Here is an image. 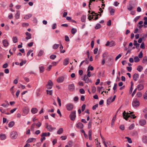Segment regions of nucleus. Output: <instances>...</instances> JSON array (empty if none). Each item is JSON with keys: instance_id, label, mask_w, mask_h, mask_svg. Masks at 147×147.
<instances>
[{"instance_id": "1", "label": "nucleus", "mask_w": 147, "mask_h": 147, "mask_svg": "<svg viewBox=\"0 0 147 147\" xmlns=\"http://www.w3.org/2000/svg\"><path fill=\"white\" fill-rule=\"evenodd\" d=\"M129 112L130 113H126L125 111L123 113V118L126 120H127L128 118L130 117V115H131L134 113L133 112H130V111H129Z\"/></svg>"}, {"instance_id": "2", "label": "nucleus", "mask_w": 147, "mask_h": 147, "mask_svg": "<svg viewBox=\"0 0 147 147\" xmlns=\"http://www.w3.org/2000/svg\"><path fill=\"white\" fill-rule=\"evenodd\" d=\"M18 135L17 132L15 131H13L10 133L11 138L12 139H16L18 137Z\"/></svg>"}, {"instance_id": "3", "label": "nucleus", "mask_w": 147, "mask_h": 147, "mask_svg": "<svg viewBox=\"0 0 147 147\" xmlns=\"http://www.w3.org/2000/svg\"><path fill=\"white\" fill-rule=\"evenodd\" d=\"M69 117L71 120L74 121L76 117V111H73L71 112L69 115Z\"/></svg>"}, {"instance_id": "4", "label": "nucleus", "mask_w": 147, "mask_h": 147, "mask_svg": "<svg viewBox=\"0 0 147 147\" xmlns=\"http://www.w3.org/2000/svg\"><path fill=\"white\" fill-rule=\"evenodd\" d=\"M132 105L133 107L134 108H137L140 105V103L139 101L137 100V99L134 100L132 102Z\"/></svg>"}, {"instance_id": "5", "label": "nucleus", "mask_w": 147, "mask_h": 147, "mask_svg": "<svg viewBox=\"0 0 147 147\" xmlns=\"http://www.w3.org/2000/svg\"><path fill=\"white\" fill-rule=\"evenodd\" d=\"M66 108L67 110L71 111L73 109L74 105L71 103H68L66 105Z\"/></svg>"}, {"instance_id": "6", "label": "nucleus", "mask_w": 147, "mask_h": 147, "mask_svg": "<svg viewBox=\"0 0 147 147\" xmlns=\"http://www.w3.org/2000/svg\"><path fill=\"white\" fill-rule=\"evenodd\" d=\"M46 128L50 131H52L53 130L56 129V128L52 127L50 125H48L47 123Z\"/></svg>"}, {"instance_id": "7", "label": "nucleus", "mask_w": 147, "mask_h": 147, "mask_svg": "<svg viewBox=\"0 0 147 147\" xmlns=\"http://www.w3.org/2000/svg\"><path fill=\"white\" fill-rule=\"evenodd\" d=\"M68 88L70 91H72L74 90L75 86L74 84H71L69 85Z\"/></svg>"}, {"instance_id": "8", "label": "nucleus", "mask_w": 147, "mask_h": 147, "mask_svg": "<svg viewBox=\"0 0 147 147\" xmlns=\"http://www.w3.org/2000/svg\"><path fill=\"white\" fill-rule=\"evenodd\" d=\"M64 80V77L63 76H61L58 78L57 80V82L58 83L63 82Z\"/></svg>"}, {"instance_id": "9", "label": "nucleus", "mask_w": 147, "mask_h": 147, "mask_svg": "<svg viewBox=\"0 0 147 147\" xmlns=\"http://www.w3.org/2000/svg\"><path fill=\"white\" fill-rule=\"evenodd\" d=\"M29 111V109L27 107H25L23 109V113L25 114V115H26L28 114Z\"/></svg>"}, {"instance_id": "10", "label": "nucleus", "mask_w": 147, "mask_h": 147, "mask_svg": "<svg viewBox=\"0 0 147 147\" xmlns=\"http://www.w3.org/2000/svg\"><path fill=\"white\" fill-rule=\"evenodd\" d=\"M83 127V125L80 122L78 123L76 125V127L78 128L82 129Z\"/></svg>"}, {"instance_id": "11", "label": "nucleus", "mask_w": 147, "mask_h": 147, "mask_svg": "<svg viewBox=\"0 0 147 147\" xmlns=\"http://www.w3.org/2000/svg\"><path fill=\"white\" fill-rule=\"evenodd\" d=\"M144 88V86L141 84H139L137 86V88L138 90L139 91L141 90H142Z\"/></svg>"}, {"instance_id": "12", "label": "nucleus", "mask_w": 147, "mask_h": 147, "mask_svg": "<svg viewBox=\"0 0 147 147\" xmlns=\"http://www.w3.org/2000/svg\"><path fill=\"white\" fill-rule=\"evenodd\" d=\"M139 77V75L137 73L134 74L133 76V78L134 80L135 81H137L138 80L137 78Z\"/></svg>"}, {"instance_id": "13", "label": "nucleus", "mask_w": 147, "mask_h": 147, "mask_svg": "<svg viewBox=\"0 0 147 147\" xmlns=\"http://www.w3.org/2000/svg\"><path fill=\"white\" fill-rule=\"evenodd\" d=\"M110 13L111 15L113 16L114 15V13L115 12V9H112L111 7H109V8Z\"/></svg>"}, {"instance_id": "14", "label": "nucleus", "mask_w": 147, "mask_h": 147, "mask_svg": "<svg viewBox=\"0 0 147 147\" xmlns=\"http://www.w3.org/2000/svg\"><path fill=\"white\" fill-rule=\"evenodd\" d=\"M25 34L27 36L26 38V39L28 40L31 38V35L30 33L28 32H26Z\"/></svg>"}, {"instance_id": "15", "label": "nucleus", "mask_w": 147, "mask_h": 147, "mask_svg": "<svg viewBox=\"0 0 147 147\" xmlns=\"http://www.w3.org/2000/svg\"><path fill=\"white\" fill-rule=\"evenodd\" d=\"M139 123L141 125H144L146 123V121L144 119L141 120L139 121Z\"/></svg>"}, {"instance_id": "16", "label": "nucleus", "mask_w": 147, "mask_h": 147, "mask_svg": "<svg viewBox=\"0 0 147 147\" xmlns=\"http://www.w3.org/2000/svg\"><path fill=\"white\" fill-rule=\"evenodd\" d=\"M69 58H67L64 59L63 64L65 65H67L69 63Z\"/></svg>"}, {"instance_id": "17", "label": "nucleus", "mask_w": 147, "mask_h": 147, "mask_svg": "<svg viewBox=\"0 0 147 147\" xmlns=\"http://www.w3.org/2000/svg\"><path fill=\"white\" fill-rule=\"evenodd\" d=\"M32 16V14L29 13L28 14L25 15L24 17V18L26 20L28 19L31 17Z\"/></svg>"}, {"instance_id": "18", "label": "nucleus", "mask_w": 147, "mask_h": 147, "mask_svg": "<svg viewBox=\"0 0 147 147\" xmlns=\"http://www.w3.org/2000/svg\"><path fill=\"white\" fill-rule=\"evenodd\" d=\"M88 77L86 75L84 76V80L85 81V82L87 83H88L89 82V79Z\"/></svg>"}, {"instance_id": "19", "label": "nucleus", "mask_w": 147, "mask_h": 147, "mask_svg": "<svg viewBox=\"0 0 147 147\" xmlns=\"http://www.w3.org/2000/svg\"><path fill=\"white\" fill-rule=\"evenodd\" d=\"M84 62H85L87 64H88V63L89 61H88L87 58H86L84 60L81 62V63L80 64V67H81V66L82 65L83 63Z\"/></svg>"}, {"instance_id": "20", "label": "nucleus", "mask_w": 147, "mask_h": 147, "mask_svg": "<svg viewBox=\"0 0 147 147\" xmlns=\"http://www.w3.org/2000/svg\"><path fill=\"white\" fill-rule=\"evenodd\" d=\"M3 45L5 47L7 46H8V44H9L8 42L6 40H3Z\"/></svg>"}, {"instance_id": "21", "label": "nucleus", "mask_w": 147, "mask_h": 147, "mask_svg": "<svg viewBox=\"0 0 147 147\" xmlns=\"http://www.w3.org/2000/svg\"><path fill=\"white\" fill-rule=\"evenodd\" d=\"M143 69V68L142 66L139 65L138 66L137 70L141 72L142 71Z\"/></svg>"}, {"instance_id": "22", "label": "nucleus", "mask_w": 147, "mask_h": 147, "mask_svg": "<svg viewBox=\"0 0 147 147\" xmlns=\"http://www.w3.org/2000/svg\"><path fill=\"white\" fill-rule=\"evenodd\" d=\"M15 124V122L13 121H10L8 124L9 127H13Z\"/></svg>"}, {"instance_id": "23", "label": "nucleus", "mask_w": 147, "mask_h": 147, "mask_svg": "<svg viewBox=\"0 0 147 147\" xmlns=\"http://www.w3.org/2000/svg\"><path fill=\"white\" fill-rule=\"evenodd\" d=\"M127 9L129 11H131L132 10L133 8V6L131 4H129L128 5L127 7Z\"/></svg>"}, {"instance_id": "24", "label": "nucleus", "mask_w": 147, "mask_h": 147, "mask_svg": "<svg viewBox=\"0 0 147 147\" xmlns=\"http://www.w3.org/2000/svg\"><path fill=\"white\" fill-rule=\"evenodd\" d=\"M31 112L33 114L36 113L38 111L37 109L35 108H32L31 110Z\"/></svg>"}, {"instance_id": "25", "label": "nucleus", "mask_w": 147, "mask_h": 147, "mask_svg": "<svg viewBox=\"0 0 147 147\" xmlns=\"http://www.w3.org/2000/svg\"><path fill=\"white\" fill-rule=\"evenodd\" d=\"M0 138L2 140H4L6 139V136L5 134H1L0 135Z\"/></svg>"}, {"instance_id": "26", "label": "nucleus", "mask_w": 147, "mask_h": 147, "mask_svg": "<svg viewBox=\"0 0 147 147\" xmlns=\"http://www.w3.org/2000/svg\"><path fill=\"white\" fill-rule=\"evenodd\" d=\"M6 102V103H4L2 104L1 106L5 108L8 107L9 105V104L8 102Z\"/></svg>"}, {"instance_id": "27", "label": "nucleus", "mask_w": 147, "mask_h": 147, "mask_svg": "<svg viewBox=\"0 0 147 147\" xmlns=\"http://www.w3.org/2000/svg\"><path fill=\"white\" fill-rule=\"evenodd\" d=\"M142 141L144 143H147V137L144 136L143 137Z\"/></svg>"}, {"instance_id": "28", "label": "nucleus", "mask_w": 147, "mask_h": 147, "mask_svg": "<svg viewBox=\"0 0 147 147\" xmlns=\"http://www.w3.org/2000/svg\"><path fill=\"white\" fill-rule=\"evenodd\" d=\"M86 18V16H84L83 15L81 17V21H82V22H85V20Z\"/></svg>"}, {"instance_id": "29", "label": "nucleus", "mask_w": 147, "mask_h": 147, "mask_svg": "<svg viewBox=\"0 0 147 147\" xmlns=\"http://www.w3.org/2000/svg\"><path fill=\"white\" fill-rule=\"evenodd\" d=\"M63 129L62 128H60L57 131V134H60L63 133Z\"/></svg>"}, {"instance_id": "30", "label": "nucleus", "mask_w": 147, "mask_h": 147, "mask_svg": "<svg viewBox=\"0 0 147 147\" xmlns=\"http://www.w3.org/2000/svg\"><path fill=\"white\" fill-rule=\"evenodd\" d=\"M35 140V138H30L28 139V140L27 141V142L28 143L31 142Z\"/></svg>"}, {"instance_id": "31", "label": "nucleus", "mask_w": 147, "mask_h": 147, "mask_svg": "<svg viewBox=\"0 0 147 147\" xmlns=\"http://www.w3.org/2000/svg\"><path fill=\"white\" fill-rule=\"evenodd\" d=\"M71 32L73 34H74L77 32V30L75 28H73L71 30Z\"/></svg>"}, {"instance_id": "32", "label": "nucleus", "mask_w": 147, "mask_h": 147, "mask_svg": "<svg viewBox=\"0 0 147 147\" xmlns=\"http://www.w3.org/2000/svg\"><path fill=\"white\" fill-rule=\"evenodd\" d=\"M101 27V25L99 24H97L96 26H95V28L96 29H99Z\"/></svg>"}, {"instance_id": "33", "label": "nucleus", "mask_w": 147, "mask_h": 147, "mask_svg": "<svg viewBox=\"0 0 147 147\" xmlns=\"http://www.w3.org/2000/svg\"><path fill=\"white\" fill-rule=\"evenodd\" d=\"M115 118H116L115 117H113V118L112 119V121L111 122V126L112 127H113V126L114 125V123L115 120Z\"/></svg>"}, {"instance_id": "34", "label": "nucleus", "mask_w": 147, "mask_h": 147, "mask_svg": "<svg viewBox=\"0 0 147 147\" xmlns=\"http://www.w3.org/2000/svg\"><path fill=\"white\" fill-rule=\"evenodd\" d=\"M18 12L19 11H17V12L15 15V18L16 19H19L20 15V14L19 13H18Z\"/></svg>"}, {"instance_id": "35", "label": "nucleus", "mask_w": 147, "mask_h": 147, "mask_svg": "<svg viewBox=\"0 0 147 147\" xmlns=\"http://www.w3.org/2000/svg\"><path fill=\"white\" fill-rule=\"evenodd\" d=\"M125 138L127 139V140L128 143H132V141L131 140V139L129 138L126 137H125Z\"/></svg>"}, {"instance_id": "36", "label": "nucleus", "mask_w": 147, "mask_h": 147, "mask_svg": "<svg viewBox=\"0 0 147 147\" xmlns=\"http://www.w3.org/2000/svg\"><path fill=\"white\" fill-rule=\"evenodd\" d=\"M12 39L14 43H16L17 42L18 39L16 37H13Z\"/></svg>"}, {"instance_id": "37", "label": "nucleus", "mask_w": 147, "mask_h": 147, "mask_svg": "<svg viewBox=\"0 0 147 147\" xmlns=\"http://www.w3.org/2000/svg\"><path fill=\"white\" fill-rule=\"evenodd\" d=\"M53 85V83L50 80H49L48 82V84L47 85H51L52 86Z\"/></svg>"}, {"instance_id": "38", "label": "nucleus", "mask_w": 147, "mask_h": 147, "mask_svg": "<svg viewBox=\"0 0 147 147\" xmlns=\"http://www.w3.org/2000/svg\"><path fill=\"white\" fill-rule=\"evenodd\" d=\"M59 46V44H55L53 46V48L54 49H56L58 48Z\"/></svg>"}, {"instance_id": "39", "label": "nucleus", "mask_w": 147, "mask_h": 147, "mask_svg": "<svg viewBox=\"0 0 147 147\" xmlns=\"http://www.w3.org/2000/svg\"><path fill=\"white\" fill-rule=\"evenodd\" d=\"M111 98L112 97H111L107 100V102L108 104H110L111 102H112V100L111 101Z\"/></svg>"}, {"instance_id": "40", "label": "nucleus", "mask_w": 147, "mask_h": 147, "mask_svg": "<svg viewBox=\"0 0 147 147\" xmlns=\"http://www.w3.org/2000/svg\"><path fill=\"white\" fill-rule=\"evenodd\" d=\"M134 60L135 62H138L140 61V59L137 56H136L134 57Z\"/></svg>"}, {"instance_id": "41", "label": "nucleus", "mask_w": 147, "mask_h": 147, "mask_svg": "<svg viewBox=\"0 0 147 147\" xmlns=\"http://www.w3.org/2000/svg\"><path fill=\"white\" fill-rule=\"evenodd\" d=\"M47 94H49L50 95H52L53 94V92L52 90H47Z\"/></svg>"}, {"instance_id": "42", "label": "nucleus", "mask_w": 147, "mask_h": 147, "mask_svg": "<svg viewBox=\"0 0 147 147\" xmlns=\"http://www.w3.org/2000/svg\"><path fill=\"white\" fill-rule=\"evenodd\" d=\"M43 53H44L43 51L42 50H41L39 52V53L38 54V56H41L43 54Z\"/></svg>"}, {"instance_id": "43", "label": "nucleus", "mask_w": 147, "mask_h": 147, "mask_svg": "<svg viewBox=\"0 0 147 147\" xmlns=\"http://www.w3.org/2000/svg\"><path fill=\"white\" fill-rule=\"evenodd\" d=\"M56 57V55H52L50 56V58L51 59L54 60Z\"/></svg>"}, {"instance_id": "44", "label": "nucleus", "mask_w": 147, "mask_h": 147, "mask_svg": "<svg viewBox=\"0 0 147 147\" xmlns=\"http://www.w3.org/2000/svg\"><path fill=\"white\" fill-rule=\"evenodd\" d=\"M39 69L40 73H42L44 71V68L43 66H40Z\"/></svg>"}, {"instance_id": "45", "label": "nucleus", "mask_w": 147, "mask_h": 147, "mask_svg": "<svg viewBox=\"0 0 147 147\" xmlns=\"http://www.w3.org/2000/svg\"><path fill=\"white\" fill-rule=\"evenodd\" d=\"M108 53L107 52L104 53L102 55V59H105V57L107 56Z\"/></svg>"}, {"instance_id": "46", "label": "nucleus", "mask_w": 147, "mask_h": 147, "mask_svg": "<svg viewBox=\"0 0 147 147\" xmlns=\"http://www.w3.org/2000/svg\"><path fill=\"white\" fill-rule=\"evenodd\" d=\"M147 61V57H144L143 58L142 60L143 63H145Z\"/></svg>"}, {"instance_id": "47", "label": "nucleus", "mask_w": 147, "mask_h": 147, "mask_svg": "<svg viewBox=\"0 0 147 147\" xmlns=\"http://www.w3.org/2000/svg\"><path fill=\"white\" fill-rule=\"evenodd\" d=\"M134 124H131L129 127V129L130 130H131L134 128Z\"/></svg>"}, {"instance_id": "48", "label": "nucleus", "mask_w": 147, "mask_h": 147, "mask_svg": "<svg viewBox=\"0 0 147 147\" xmlns=\"http://www.w3.org/2000/svg\"><path fill=\"white\" fill-rule=\"evenodd\" d=\"M117 84L116 83H115L114 84V86L113 88V89L114 90V93H115V92H116L115 90H116L117 88Z\"/></svg>"}, {"instance_id": "49", "label": "nucleus", "mask_w": 147, "mask_h": 147, "mask_svg": "<svg viewBox=\"0 0 147 147\" xmlns=\"http://www.w3.org/2000/svg\"><path fill=\"white\" fill-rule=\"evenodd\" d=\"M115 45V42L113 41H112L111 42V43L110 45V47H111Z\"/></svg>"}, {"instance_id": "50", "label": "nucleus", "mask_w": 147, "mask_h": 147, "mask_svg": "<svg viewBox=\"0 0 147 147\" xmlns=\"http://www.w3.org/2000/svg\"><path fill=\"white\" fill-rule=\"evenodd\" d=\"M93 67L92 66H90V65H89L88 68L87 69V71H89L90 70L91 71L93 70Z\"/></svg>"}, {"instance_id": "51", "label": "nucleus", "mask_w": 147, "mask_h": 147, "mask_svg": "<svg viewBox=\"0 0 147 147\" xmlns=\"http://www.w3.org/2000/svg\"><path fill=\"white\" fill-rule=\"evenodd\" d=\"M91 123L92 121L91 120H90L89 121V122L88 125V128L90 129L91 127Z\"/></svg>"}, {"instance_id": "52", "label": "nucleus", "mask_w": 147, "mask_h": 147, "mask_svg": "<svg viewBox=\"0 0 147 147\" xmlns=\"http://www.w3.org/2000/svg\"><path fill=\"white\" fill-rule=\"evenodd\" d=\"M26 61H24L23 60H22V62L20 63V66H22L23 64L26 63Z\"/></svg>"}, {"instance_id": "53", "label": "nucleus", "mask_w": 147, "mask_h": 147, "mask_svg": "<svg viewBox=\"0 0 147 147\" xmlns=\"http://www.w3.org/2000/svg\"><path fill=\"white\" fill-rule=\"evenodd\" d=\"M65 41L67 42H69V41L70 40L68 36H65Z\"/></svg>"}, {"instance_id": "54", "label": "nucleus", "mask_w": 147, "mask_h": 147, "mask_svg": "<svg viewBox=\"0 0 147 147\" xmlns=\"http://www.w3.org/2000/svg\"><path fill=\"white\" fill-rule=\"evenodd\" d=\"M57 100L58 102L59 105L60 106H61V101L59 97H57Z\"/></svg>"}, {"instance_id": "55", "label": "nucleus", "mask_w": 147, "mask_h": 147, "mask_svg": "<svg viewBox=\"0 0 147 147\" xmlns=\"http://www.w3.org/2000/svg\"><path fill=\"white\" fill-rule=\"evenodd\" d=\"M143 57V53L142 51H140L138 55V57L140 58H141Z\"/></svg>"}, {"instance_id": "56", "label": "nucleus", "mask_w": 147, "mask_h": 147, "mask_svg": "<svg viewBox=\"0 0 147 147\" xmlns=\"http://www.w3.org/2000/svg\"><path fill=\"white\" fill-rule=\"evenodd\" d=\"M133 85V84H132L131 85V87L129 91V94H131L132 93V91L133 89V88L132 87Z\"/></svg>"}, {"instance_id": "57", "label": "nucleus", "mask_w": 147, "mask_h": 147, "mask_svg": "<svg viewBox=\"0 0 147 147\" xmlns=\"http://www.w3.org/2000/svg\"><path fill=\"white\" fill-rule=\"evenodd\" d=\"M85 107L86 105L85 104H84L82 105L81 109L82 111H83L84 110L85 108Z\"/></svg>"}, {"instance_id": "58", "label": "nucleus", "mask_w": 147, "mask_h": 147, "mask_svg": "<svg viewBox=\"0 0 147 147\" xmlns=\"http://www.w3.org/2000/svg\"><path fill=\"white\" fill-rule=\"evenodd\" d=\"M80 92L82 94H84L85 93V91L82 88H81L80 90Z\"/></svg>"}, {"instance_id": "59", "label": "nucleus", "mask_w": 147, "mask_h": 147, "mask_svg": "<svg viewBox=\"0 0 147 147\" xmlns=\"http://www.w3.org/2000/svg\"><path fill=\"white\" fill-rule=\"evenodd\" d=\"M140 48L142 49H144L145 48L144 44V42H142Z\"/></svg>"}, {"instance_id": "60", "label": "nucleus", "mask_w": 147, "mask_h": 147, "mask_svg": "<svg viewBox=\"0 0 147 147\" xmlns=\"http://www.w3.org/2000/svg\"><path fill=\"white\" fill-rule=\"evenodd\" d=\"M137 95L138 97H140L142 96V94L141 92H139L137 93Z\"/></svg>"}, {"instance_id": "61", "label": "nucleus", "mask_w": 147, "mask_h": 147, "mask_svg": "<svg viewBox=\"0 0 147 147\" xmlns=\"http://www.w3.org/2000/svg\"><path fill=\"white\" fill-rule=\"evenodd\" d=\"M18 78H17L15 80L13 81V83L15 84H16L18 83Z\"/></svg>"}, {"instance_id": "62", "label": "nucleus", "mask_w": 147, "mask_h": 147, "mask_svg": "<svg viewBox=\"0 0 147 147\" xmlns=\"http://www.w3.org/2000/svg\"><path fill=\"white\" fill-rule=\"evenodd\" d=\"M20 93V91L19 90H18L16 93V96L17 98H18V95Z\"/></svg>"}, {"instance_id": "63", "label": "nucleus", "mask_w": 147, "mask_h": 147, "mask_svg": "<svg viewBox=\"0 0 147 147\" xmlns=\"http://www.w3.org/2000/svg\"><path fill=\"white\" fill-rule=\"evenodd\" d=\"M41 136L42 137H45L47 136V133H43L41 134Z\"/></svg>"}, {"instance_id": "64", "label": "nucleus", "mask_w": 147, "mask_h": 147, "mask_svg": "<svg viewBox=\"0 0 147 147\" xmlns=\"http://www.w3.org/2000/svg\"><path fill=\"white\" fill-rule=\"evenodd\" d=\"M98 106V104H96V105H94L92 107V109L93 110H95L96 109V108H97Z\"/></svg>"}]
</instances>
